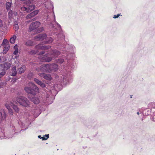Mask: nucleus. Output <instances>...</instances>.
Masks as SVG:
<instances>
[{
    "label": "nucleus",
    "instance_id": "nucleus-1",
    "mask_svg": "<svg viewBox=\"0 0 155 155\" xmlns=\"http://www.w3.org/2000/svg\"><path fill=\"white\" fill-rule=\"evenodd\" d=\"M62 49L63 54L66 55V59L67 60V66H70L72 69L75 67V64L72 61V58L74 56L75 52V48L72 45H65L62 43Z\"/></svg>",
    "mask_w": 155,
    "mask_h": 155
},
{
    "label": "nucleus",
    "instance_id": "nucleus-2",
    "mask_svg": "<svg viewBox=\"0 0 155 155\" xmlns=\"http://www.w3.org/2000/svg\"><path fill=\"white\" fill-rule=\"evenodd\" d=\"M17 98L16 101L8 102L5 104V106L8 109L9 114L10 115H12L13 114V112L11 109V106L12 107L16 112L18 113L19 111V109L15 105V104H17V102L25 107H27L29 105V101L26 97H17Z\"/></svg>",
    "mask_w": 155,
    "mask_h": 155
},
{
    "label": "nucleus",
    "instance_id": "nucleus-3",
    "mask_svg": "<svg viewBox=\"0 0 155 155\" xmlns=\"http://www.w3.org/2000/svg\"><path fill=\"white\" fill-rule=\"evenodd\" d=\"M58 44L57 45L58 46V48L60 49L61 50V51H58L57 50L55 49L52 51L51 52L50 54V55L51 56L50 57H48L47 56L43 58V60L45 61L49 62L51 61L53 58H55L58 56H59L61 53L63 54L62 52V51L61 48L62 47V43H57Z\"/></svg>",
    "mask_w": 155,
    "mask_h": 155
},
{
    "label": "nucleus",
    "instance_id": "nucleus-4",
    "mask_svg": "<svg viewBox=\"0 0 155 155\" xmlns=\"http://www.w3.org/2000/svg\"><path fill=\"white\" fill-rule=\"evenodd\" d=\"M68 68L64 69L62 73V80L61 81L60 85H66L71 83L72 81L71 72L67 70Z\"/></svg>",
    "mask_w": 155,
    "mask_h": 155
},
{
    "label": "nucleus",
    "instance_id": "nucleus-5",
    "mask_svg": "<svg viewBox=\"0 0 155 155\" xmlns=\"http://www.w3.org/2000/svg\"><path fill=\"white\" fill-rule=\"evenodd\" d=\"M24 90L26 92L33 95H35L39 91V89L33 83L29 82L28 86L24 88Z\"/></svg>",
    "mask_w": 155,
    "mask_h": 155
},
{
    "label": "nucleus",
    "instance_id": "nucleus-6",
    "mask_svg": "<svg viewBox=\"0 0 155 155\" xmlns=\"http://www.w3.org/2000/svg\"><path fill=\"white\" fill-rule=\"evenodd\" d=\"M54 36L52 34L51 35H50L53 36L54 38L53 39L52 38L50 37L49 38H46V41L45 43V44H50L53 41V40L55 39L57 41V45L58 44V42L61 43V41L64 39V34L62 32H61L59 34L55 33L53 34Z\"/></svg>",
    "mask_w": 155,
    "mask_h": 155
},
{
    "label": "nucleus",
    "instance_id": "nucleus-7",
    "mask_svg": "<svg viewBox=\"0 0 155 155\" xmlns=\"http://www.w3.org/2000/svg\"><path fill=\"white\" fill-rule=\"evenodd\" d=\"M35 8V6L32 3H28L24 6L21 8V10L23 11H25L29 13L33 11Z\"/></svg>",
    "mask_w": 155,
    "mask_h": 155
},
{
    "label": "nucleus",
    "instance_id": "nucleus-8",
    "mask_svg": "<svg viewBox=\"0 0 155 155\" xmlns=\"http://www.w3.org/2000/svg\"><path fill=\"white\" fill-rule=\"evenodd\" d=\"M65 54L63 55V56L64 57L65 59L63 57L62 58H59L55 60L56 63L58 64H63V67L64 69L66 68H71L72 69L70 66H67V60L66 59V55Z\"/></svg>",
    "mask_w": 155,
    "mask_h": 155
},
{
    "label": "nucleus",
    "instance_id": "nucleus-9",
    "mask_svg": "<svg viewBox=\"0 0 155 155\" xmlns=\"http://www.w3.org/2000/svg\"><path fill=\"white\" fill-rule=\"evenodd\" d=\"M49 67L48 66V64H43L41 65L39 68H36V70L38 72L41 71L43 72H47L48 73Z\"/></svg>",
    "mask_w": 155,
    "mask_h": 155
},
{
    "label": "nucleus",
    "instance_id": "nucleus-10",
    "mask_svg": "<svg viewBox=\"0 0 155 155\" xmlns=\"http://www.w3.org/2000/svg\"><path fill=\"white\" fill-rule=\"evenodd\" d=\"M49 67L48 68V73H50L52 71H56L58 70V66L57 64L55 63L52 64H48Z\"/></svg>",
    "mask_w": 155,
    "mask_h": 155
},
{
    "label": "nucleus",
    "instance_id": "nucleus-11",
    "mask_svg": "<svg viewBox=\"0 0 155 155\" xmlns=\"http://www.w3.org/2000/svg\"><path fill=\"white\" fill-rule=\"evenodd\" d=\"M40 23L38 21L32 22L30 24L29 27V30L31 31L36 29L40 26Z\"/></svg>",
    "mask_w": 155,
    "mask_h": 155
},
{
    "label": "nucleus",
    "instance_id": "nucleus-12",
    "mask_svg": "<svg viewBox=\"0 0 155 155\" xmlns=\"http://www.w3.org/2000/svg\"><path fill=\"white\" fill-rule=\"evenodd\" d=\"M38 75L41 77H42L48 81H50L52 79V78L51 75L50 74H46L43 73H39Z\"/></svg>",
    "mask_w": 155,
    "mask_h": 155
},
{
    "label": "nucleus",
    "instance_id": "nucleus-13",
    "mask_svg": "<svg viewBox=\"0 0 155 155\" xmlns=\"http://www.w3.org/2000/svg\"><path fill=\"white\" fill-rule=\"evenodd\" d=\"M39 12V10H35L33 12L28 14L26 17V18L27 19H30L35 17L37 15Z\"/></svg>",
    "mask_w": 155,
    "mask_h": 155
},
{
    "label": "nucleus",
    "instance_id": "nucleus-14",
    "mask_svg": "<svg viewBox=\"0 0 155 155\" xmlns=\"http://www.w3.org/2000/svg\"><path fill=\"white\" fill-rule=\"evenodd\" d=\"M47 35L45 34H41L37 35L35 37V39L37 41H42L46 39Z\"/></svg>",
    "mask_w": 155,
    "mask_h": 155
},
{
    "label": "nucleus",
    "instance_id": "nucleus-15",
    "mask_svg": "<svg viewBox=\"0 0 155 155\" xmlns=\"http://www.w3.org/2000/svg\"><path fill=\"white\" fill-rule=\"evenodd\" d=\"M35 48L38 50L41 49L45 50L50 49L51 47L50 46H46L43 45L41 44H39L36 46Z\"/></svg>",
    "mask_w": 155,
    "mask_h": 155
},
{
    "label": "nucleus",
    "instance_id": "nucleus-16",
    "mask_svg": "<svg viewBox=\"0 0 155 155\" xmlns=\"http://www.w3.org/2000/svg\"><path fill=\"white\" fill-rule=\"evenodd\" d=\"M11 66V64L8 62H5L0 66V68L4 70H7L9 69Z\"/></svg>",
    "mask_w": 155,
    "mask_h": 155
},
{
    "label": "nucleus",
    "instance_id": "nucleus-17",
    "mask_svg": "<svg viewBox=\"0 0 155 155\" xmlns=\"http://www.w3.org/2000/svg\"><path fill=\"white\" fill-rule=\"evenodd\" d=\"M34 81L37 84L39 85L41 87L43 88L45 87V84L39 79L35 78L34 79Z\"/></svg>",
    "mask_w": 155,
    "mask_h": 155
},
{
    "label": "nucleus",
    "instance_id": "nucleus-18",
    "mask_svg": "<svg viewBox=\"0 0 155 155\" xmlns=\"http://www.w3.org/2000/svg\"><path fill=\"white\" fill-rule=\"evenodd\" d=\"M141 110H142V114L144 115H148L151 113V111L149 107L145 109L142 108Z\"/></svg>",
    "mask_w": 155,
    "mask_h": 155
},
{
    "label": "nucleus",
    "instance_id": "nucleus-19",
    "mask_svg": "<svg viewBox=\"0 0 155 155\" xmlns=\"http://www.w3.org/2000/svg\"><path fill=\"white\" fill-rule=\"evenodd\" d=\"M148 107L150 109L151 113L155 112V103H150L148 104Z\"/></svg>",
    "mask_w": 155,
    "mask_h": 155
},
{
    "label": "nucleus",
    "instance_id": "nucleus-20",
    "mask_svg": "<svg viewBox=\"0 0 155 155\" xmlns=\"http://www.w3.org/2000/svg\"><path fill=\"white\" fill-rule=\"evenodd\" d=\"M17 74V71L15 66L13 67L11 70L10 75L12 76H15Z\"/></svg>",
    "mask_w": 155,
    "mask_h": 155
},
{
    "label": "nucleus",
    "instance_id": "nucleus-21",
    "mask_svg": "<svg viewBox=\"0 0 155 155\" xmlns=\"http://www.w3.org/2000/svg\"><path fill=\"white\" fill-rule=\"evenodd\" d=\"M26 67L25 65H22V66L18 68V73L22 74L23 73Z\"/></svg>",
    "mask_w": 155,
    "mask_h": 155
},
{
    "label": "nucleus",
    "instance_id": "nucleus-22",
    "mask_svg": "<svg viewBox=\"0 0 155 155\" xmlns=\"http://www.w3.org/2000/svg\"><path fill=\"white\" fill-rule=\"evenodd\" d=\"M30 100L34 104H37L39 102V99L38 97H30Z\"/></svg>",
    "mask_w": 155,
    "mask_h": 155
},
{
    "label": "nucleus",
    "instance_id": "nucleus-23",
    "mask_svg": "<svg viewBox=\"0 0 155 155\" xmlns=\"http://www.w3.org/2000/svg\"><path fill=\"white\" fill-rule=\"evenodd\" d=\"M54 99V97H46V101L47 103L48 104H51Z\"/></svg>",
    "mask_w": 155,
    "mask_h": 155
},
{
    "label": "nucleus",
    "instance_id": "nucleus-24",
    "mask_svg": "<svg viewBox=\"0 0 155 155\" xmlns=\"http://www.w3.org/2000/svg\"><path fill=\"white\" fill-rule=\"evenodd\" d=\"M6 114L4 112L3 113L0 112V122L6 118Z\"/></svg>",
    "mask_w": 155,
    "mask_h": 155
},
{
    "label": "nucleus",
    "instance_id": "nucleus-25",
    "mask_svg": "<svg viewBox=\"0 0 155 155\" xmlns=\"http://www.w3.org/2000/svg\"><path fill=\"white\" fill-rule=\"evenodd\" d=\"M6 9L8 10H10L11 9V6L12 5V2H7L6 3Z\"/></svg>",
    "mask_w": 155,
    "mask_h": 155
},
{
    "label": "nucleus",
    "instance_id": "nucleus-26",
    "mask_svg": "<svg viewBox=\"0 0 155 155\" xmlns=\"http://www.w3.org/2000/svg\"><path fill=\"white\" fill-rule=\"evenodd\" d=\"M16 38V36L15 35H14L11 38L9 41L11 44H14Z\"/></svg>",
    "mask_w": 155,
    "mask_h": 155
},
{
    "label": "nucleus",
    "instance_id": "nucleus-27",
    "mask_svg": "<svg viewBox=\"0 0 155 155\" xmlns=\"http://www.w3.org/2000/svg\"><path fill=\"white\" fill-rule=\"evenodd\" d=\"M33 42L31 40H28L26 41L25 45L27 46H31L33 45Z\"/></svg>",
    "mask_w": 155,
    "mask_h": 155
},
{
    "label": "nucleus",
    "instance_id": "nucleus-28",
    "mask_svg": "<svg viewBox=\"0 0 155 155\" xmlns=\"http://www.w3.org/2000/svg\"><path fill=\"white\" fill-rule=\"evenodd\" d=\"M150 118L153 121L155 122V112L151 113Z\"/></svg>",
    "mask_w": 155,
    "mask_h": 155
},
{
    "label": "nucleus",
    "instance_id": "nucleus-29",
    "mask_svg": "<svg viewBox=\"0 0 155 155\" xmlns=\"http://www.w3.org/2000/svg\"><path fill=\"white\" fill-rule=\"evenodd\" d=\"M13 12L12 10H10L8 13V17L11 18L13 17Z\"/></svg>",
    "mask_w": 155,
    "mask_h": 155
},
{
    "label": "nucleus",
    "instance_id": "nucleus-30",
    "mask_svg": "<svg viewBox=\"0 0 155 155\" xmlns=\"http://www.w3.org/2000/svg\"><path fill=\"white\" fill-rule=\"evenodd\" d=\"M45 7L46 8H53V5L52 4V2H51V1L50 2V6L49 7L48 6L46 5V4H45Z\"/></svg>",
    "mask_w": 155,
    "mask_h": 155
},
{
    "label": "nucleus",
    "instance_id": "nucleus-31",
    "mask_svg": "<svg viewBox=\"0 0 155 155\" xmlns=\"http://www.w3.org/2000/svg\"><path fill=\"white\" fill-rule=\"evenodd\" d=\"M8 41L6 39H4L3 41L2 44L5 45H8Z\"/></svg>",
    "mask_w": 155,
    "mask_h": 155
},
{
    "label": "nucleus",
    "instance_id": "nucleus-32",
    "mask_svg": "<svg viewBox=\"0 0 155 155\" xmlns=\"http://www.w3.org/2000/svg\"><path fill=\"white\" fill-rule=\"evenodd\" d=\"M55 26H57V27L58 28V29L60 30V29H61V25L57 22L55 21Z\"/></svg>",
    "mask_w": 155,
    "mask_h": 155
},
{
    "label": "nucleus",
    "instance_id": "nucleus-33",
    "mask_svg": "<svg viewBox=\"0 0 155 155\" xmlns=\"http://www.w3.org/2000/svg\"><path fill=\"white\" fill-rule=\"evenodd\" d=\"M44 136L46 137V138H45L44 137H43V139L42 140H47L49 137V134H46L44 135Z\"/></svg>",
    "mask_w": 155,
    "mask_h": 155
},
{
    "label": "nucleus",
    "instance_id": "nucleus-34",
    "mask_svg": "<svg viewBox=\"0 0 155 155\" xmlns=\"http://www.w3.org/2000/svg\"><path fill=\"white\" fill-rule=\"evenodd\" d=\"M6 72L2 71L0 73V78L3 77L5 74Z\"/></svg>",
    "mask_w": 155,
    "mask_h": 155
},
{
    "label": "nucleus",
    "instance_id": "nucleus-35",
    "mask_svg": "<svg viewBox=\"0 0 155 155\" xmlns=\"http://www.w3.org/2000/svg\"><path fill=\"white\" fill-rule=\"evenodd\" d=\"M14 28L15 31L17 30L18 29V24H15L14 26Z\"/></svg>",
    "mask_w": 155,
    "mask_h": 155
},
{
    "label": "nucleus",
    "instance_id": "nucleus-36",
    "mask_svg": "<svg viewBox=\"0 0 155 155\" xmlns=\"http://www.w3.org/2000/svg\"><path fill=\"white\" fill-rule=\"evenodd\" d=\"M18 49H16L13 52V54L15 55H17L18 53Z\"/></svg>",
    "mask_w": 155,
    "mask_h": 155
},
{
    "label": "nucleus",
    "instance_id": "nucleus-37",
    "mask_svg": "<svg viewBox=\"0 0 155 155\" xmlns=\"http://www.w3.org/2000/svg\"><path fill=\"white\" fill-rule=\"evenodd\" d=\"M120 15V14H118L117 15H114L113 18H117Z\"/></svg>",
    "mask_w": 155,
    "mask_h": 155
},
{
    "label": "nucleus",
    "instance_id": "nucleus-38",
    "mask_svg": "<svg viewBox=\"0 0 155 155\" xmlns=\"http://www.w3.org/2000/svg\"><path fill=\"white\" fill-rule=\"evenodd\" d=\"M17 79V78H12V83H15V82H16Z\"/></svg>",
    "mask_w": 155,
    "mask_h": 155
},
{
    "label": "nucleus",
    "instance_id": "nucleus-39",
    "mask_svg": "<svg viewBox=\"0 0 155 155\" xmlns=\"http://www.w3.org/2000/svg\"><path fill=\"white\" fill-rule=\"evenodd\" d=\"M33 75V74L32 73H29L28 75V77L29 78L30 77H31Z\"/></svg>",
    "mask_w": 155,
    "mask_h": 155
},
{
    "label": "nucleus",
    "instance_id": "nucleus-40",
    "mask_svg": "<svg viewBox=\"0 0 155 155\" xmlns=\"http://www.w3.org/2000/svg\"><path fill=\"white\" fill-rule=\"evenodd\" d=\"M17 14V13L16 12H13V17L16 16Z\"/></svg>",
    "mask_w": 155,
    "mask_h": 155
},
{
    "label": "nucleus",
    "instance_id": "nucleus-41",
    "mask_svg": "<svg viewBox=\"0 0 155 155\" xmlns=\"http://www.w3.org/2000/svg\"><path fill=\"white\" fill-rule=\"evenodd\" d=\"M45 53V51H42L41 52H40L39 53V54H41V55H42V54H44Z\"/></svg>",
    "mask_w": 155,
    "mask_h": 155
},
{
    "label": "nucleus",
    "instance_id": "nucleus-42",
    "mask_svg": "<svg viewBox=\"0 0 155 155\" xmlns=\"http://www.w3.org/2000/svg\"><path fill=\"white\" fill-rule=\"evenodd\" d=\"M3 25V22L0 19V27H1Z\"/></svg>",
    "mask_w": 155,
    "mask_h": 155
},
{
    "label": "nucleus",
    "instance_id": "nucleus-43",
    "mask_svg": "<svg viewBox=\"0 0 155 155\" xmlns=\"http://www.w3.org/2000/svg\"><path fill=\"white\" fill-rule=\"evenodd\" d=\"M14 48L15 49V50L16 49H18V48L17 45H15L14 47Z\"/></svg>",
    "mask_w": 155,
    "mask_h": 155
},
{
    "label": "nucleus",
    "instance_id": "nucleus-44",
    "mask_svg": "<svg viewBox=\"0 0 155 155\" xmlns=\"http://www.w3.org/2000/svg\"><path fill=\"white\" fill-rule=\"evenodd\" d=\"M12 128L13 129V130H14V131H15V130H16V129H15V127L14 126H12Z\"/></svg>",
    "mask_w": 155,
    "mask_h": 155
},
{
    "label": "nucleus",
    "instance_id": "nucleus-45",
    "mask_svg": "<svg viewBox=\"0 0 155 155\" xmlns=\"http://www.w3.org/2000/svg\"><path fill=\"white\" fill-rule=\"evenodd\" d=\"M48 15L47 16V17L45 18L46 19V20H49V18H48Z\"/></svg>",
    "mask_w": 155,
    "mask_h": 155
},
{
    "label": "nucleus",
    "instance_id": "nucleus-46",
    "mask_svg": "<svg viewBox=\"0 0 155 155\" xmlns=\"http://www.w3.org/2000/svg\"><path fill=\"white\" fill-rule=\"evenodd\" d=\"M38 138H40V139H41L42 138V140L43 139V137H42L41 136V135H39L38 136Z\"/></svg>",
    "mask_w": 155,
    "mask_h": 155
},
{
    "label": "nucleus",
    "instance_id": "nucleus-47",
    "mask_svg": "<svg viewBox=\"0 0 155 155\" xmlns=\"http://www.w3.org/2000/svg\"><path fill=\"white\" fill-rule=\"evenodd\" d=\"M43 30V27H42L41 28V30L39 31V32H41Z\"/></svg>",
    "mask_w": 155,
    "mask_h": 155
},
{
    "label": "nucleus",
    "instance_id": "nucleus-48",
    "mask_svg": "<svg viewBox=\"0 0 155 155\" xmlns=\"http://www.w3.org/2000/svg\"><path fill=\"white\" fill-rule=\"evenodd\" d=\"M9 47H8H8H7V49H6V50L8 51V49H9Z\"/></svg>",
    "mask_w": 155,
    "mask_h": 155
},
{
    "label": "nucleus",
    "instance_id": "nucleus-49",
    "mask_svg": "<svg viewBox=\"0 0 155 155\" xmlns=\"http://www.w3.org/2000/svg\"><path fill=\"white\" fill-rule=\"evenodd\" d=\"M137 114H138V115H139V114H140V113L139 112H137Z\"/></svg>",
    "mask_w": 155,
    "mask_h": 155
},
{
    "label": "nucleus",
    "instance_id": "nucleus-50",
    "mask_svg": "<svg viewBox=\"0 0 155 155\" xmlns=\"http://www.w3.org/2000/svg\"><path fill=\"white\" fill-rule=\"evenodd\" d=\"M2 136H0V137H2Z\"/></svg>",
    "mask_w": 155,
    "mask_h": 155
},
{
    "label": "nucleus",
    "instance_id": "nucleus-51",
    "mask_svg": "<svg viewBox=\"0 0 155 155\" xmlns=\"http://www.w3.org/2000/svg\"><path fill=\"white\" fill-rule=\"evenodd\" d=\"M27 128H26L25 129V130H26V129Z\"/></svg>",
    "mask_w": 155,
    "mask_h": 155
}]
</instances>
